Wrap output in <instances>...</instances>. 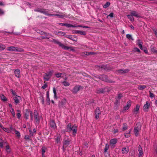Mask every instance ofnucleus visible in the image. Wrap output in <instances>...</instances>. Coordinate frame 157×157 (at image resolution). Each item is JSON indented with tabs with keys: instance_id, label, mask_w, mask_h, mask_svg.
Listing matches in <instances>:
<instances>
[{
	"instance_id": "1",
	"label": "nucleus",
	"mask_w": 157,
	"mask_h": 157,
	"mask_svg": "<svg viewBox=\"0 0 157 157\" xmlns=\"http://www.w3.org/2000/svg\"><path fill=\"white\" fill-rule=\"evenodd\" d=\"M52 41L55 44H58L60 47L65 50H68L69 49H70V51H72V52H75V49L73 48V47L66 46L63 44L59 42L58 40L55 39H53Z\"/></svg>"
},
{
	"instance_id": "2",
	"label": "nucleus",
	"mask_w": 157,
	"mask_h": 157,
	"mask_svg": "<svg viewBox=\"0 0 157 157\" xmlns=\"http://www.w3.org/2000/svg\"><path fill=\"white\" fill-rule=\"evenodd\" d=\"M141 125L140 122L137 123L136 125V126L134 128V132L136 136H138L139 132L141 130Z\"/></svg>"
},
{
	"instance_id": "3",
	"label": "nucleus",
	"mask_w": 157,
	"mask_h": 157,
	"mask_svg": "<svg viewBox=\"0 0 157 157\" xmlns=\"http://www.w3.org/2000/svg\"><path fill=\"white\" fill-rule=\"evenodd\" d=\"M101 77H99V79L101 80L102 81H105L106 82L110 83H114L115 81L110 80L108 79V77L107 75L102 74L100 75Z\"/></svg>"
},
{
	"instance_id": "4",
	"label": "nucleus",
	"mask_w": 157,
	"mask_h": 157,
	"mask_svg": "<svg viewBox=\"0 0 157 157\" xmlns=\"http://www.w3.org/2000/svg\"><path fill=\"white\" fill-rule=\"evenodd\" d=\"M47 10L42 8H37L34 10V11L38 12H40V13L44 14L47 15L48 16H52L53 15L50 14L49 13L48 11H46Z\"/></svg>"
},
{
	"instance_id": "5",
	"label": "nucleus",
	"mask_w": 157,
	"mask_h": 157,
	"mask_svg": "<svg viewBox=\"0 0 157 157\" xmlns=\"http://www.w3.org/2000/svg\"><path fill=\"white\" fill-rule=\"evenodd\" d=\"M48 125L49 127L52 130L55 131L57 129V127L56 125L55 121L54 120H50Z\"/></svg>"
},
{
	"instance_id": "6",
	"label": "nucleus",
	"mask_w": 157,
	"mask_h": 157,
	"mask_svg": "<svg viewBox=\"0 0 157 157\" xmlns=\"http://www.w3.org/2000/svg\"><path fill=\"white\" fill-rule=\"evenodd\" d=\"M84 87L79 85H77L74 87L72 90V93L74 94H76L80 90H82Z\"/></svg>"
},
{
	"instance_id": "7",
	"label": "nucleus",
	"mask_w": 157,
	"mask_h": 157,
	"mask_svg": "<svg viewBox=\"0 0 157 157\" xmlns=\"http://www.w3.org/2000/svg\"><path fill=\"white\" fill-rule=\"evenodd\" d=\"M33 115L36 123L37 124H39L40 121V119L38 113L36 110H35L34 111Z\"/></svg>"
},
{
	"instance_id": "8",
	"label": "nucleus",
	"mask_w": 157,
	"mask_h": 157,
	"mask_svg": "<svg viewBox=\"0 0 157 157\" xmlns=\"http://www.w3.org/2000/svg\"><path fill=\"white\" fill-rule=\"evenodd\" d=\"M31 112L32 111L30 109H26L25 110L24 114V117L26 120L29 119V114H30Z\"/></svg>"
},
{
	"instance_id": "9",
	"label": "nucleus",
	"mask_w": 157,
	"mask_h": 157,
	"mask_svg": "<svg viewBox=\"0 0 157 157\" xmlns=\"http://www.w3.org/2000/svg\"><path fill=\"white\" fill-rule=\"evenodd\" d=\"M94 113L95 114V118L97 120L98 119L99 115L101 113L100 108L99 107H97L94 111Z\"/></svg>"
},
{
	"instance_id": "10",
	"label": "nucleus",
	"mask_w": 157,
	"mask_h": 157,
	"mask_svg": "<svg viewBox=\"0 0 157 157\" xmlns=\"http://www.w3.org/2000/svg\"><path fill=\"white\" fill-rule=\"evenodd\" d=\"M71 140L68 138H65L63 142V145H65L66 147H67L70 144Z\"/></svg>"
},
{
	"instance_id": "11",
	"label": "nucleus",
	"mask_w": 157,
	"mask_h": 157,
	"mask_svg": "<svg viewBox=\"0 0 157 157\" xmlns=\"http://www.w3.org/2000/svg\"><path fill=\"white\" fill-rule=\"evenodd\" d=\"M116 100L114 103V105L113 106L114 109L115 110H117L119 109V106L120 104V101L119 100H117V97L115 98Z\"/></svg>"
},
{
	"instance_id": "12",
	"label": "nucleus",
	"mask_w": 157,
	"mask_h": 157,
	"mask_svg": "<svg viewBox=\"0 0 157 157\" xmlns=\"http://www.w3.org/2000/svg\"><path fill=\"white\" fill-rule=\"evenodd\" d=\"M21 50H19L18 49V48L17 47L14 46H11L8 47V50L10 51H15V52H23L24 51L23 49H21L20 48Z\"/></svg>"
},
{
	"instance_id": "13",
	"label": "nucleus",
	"mask_w": 157,
	"mask_h": 157,
	"mask_svg": "<svg viewBox=\"0 0 157 157\" xmlns=\"http://www.w3.org/2000/svg\"><path fill=\"white\" fill-rule=\"evenodd\" d=\"M130 71L128 69H120L117 71V72H118L119 74H124L125 73H128Z\"/></svg>"
},
{
	"instance_id": "14",
	"label": "nucleus",
	"mask_w": 157,
	"mask_h": 157,
	"mask_svg": "<svg viewBox=\"0 0 157 157\" xmlns=\"http://www.w3.org/2000/svg\"><path fill=\"white\" fill-rule=\"evenodd\" d=\"M73 34H80L82 35H85L86 34V33L83 31H80L78 30H74L72 31Z\"/></svg>"
},
{
	"instance_id": "15",
	"label": "nucleus",
	"mask_w": 157,
	"mask_h": 157,
	"mask_svg": "<svg viewBox=\"0 0 157 157\" xmlns=\"http://www.w3.org/2000/svg\"><path fill=\"white\" fill-rule=\"evenodd\" d=\"M58 24L61 26H66L67 27L69 28V27H76L77 26H75V25H73L71 24H68L67 23H59Z\"/></svg>"
},
{
	"instance_id": "16",
	"label": "nucleus",
	"mask_w": 157,
	"mask_h": 157,
	"mask_svg": "<svg viewBox=\"0 0 157 157\" xmlns=\"http://www.w3.org/2000/svg\"><path fill=\"white\" fill-rule=\"evenodd\" d=\"M14 73L16 77L18 78L20 77L21 71L19 69H15Z\"/></svg>"
},
{
	"instance_id": "17",
	"label": "nucleus",
	"mask_w": 157,
	"mask_h": 157,
	"mask_svg": "<svg viewBox=\"0 0 157 157\" xmlns=\"http://www.w3.org/2000/svg\"><path fill=\"white\" fill-rule=\"evenodd\" d=\"M150 106L149 102L148 101H147L146 104L143 106L144 110L145 112H147L148 111V109Z\"/></svg>"
},
{
	"instance_id": "18",
	"label": "nucleus",
	"mask_w": 157,
	"mask_h": 157,
	"mask_svg": "<svg viewBox=\"0 0 157 157\" xmlns=\"http://www.w3.org/2000/svg\"><path fill=\"white\" fill-rule=\"evenodd\" d=\"M66 103V100L65 99L59 101L58 103V106L59 108L63 107Z\"/></svg>"
},
{
	"instance_id": "19",
	"label": "nucleus",
	"mask_w": 157,
	"mask_h": 157,
	"mask_svg": "<svg viewBox=\"0 0 157 157\" xmlns=\"http://www.w3.org/2000/svg\"><path fill=\"white\" fill-rule=\"evenodd\" d=\"M73 127V126H72L71 124L70 123H69L67 126L66 128V132H69L72 131Z\"/></svg>"
},
{
	"instance_id": "20",
	"label": "nucleus",
	"mask_w": 157,
	"mask_h": 157,
	"mask_svg": "<svg viewBox=\"0 0 157 157\" xmlns=\"http://www.w3.org/2000/svg\"><path fill=\"white\" fill-rule=\"evenodd\" d=\"M19 98H21V97L19 96L16 95V96L13 98V99L16 104H19L20 102Z\"/></svg>"
},
{
	"instance_id": "21",
	"label": "nucleus",
	"mask_w": 157,
	"mask_h": 157,
	"mask_svg": "<svg viewBox=\"0 0 157 157\" xmlns=\"http://www.w3.org/2000/svg\"><path fill=\"white\" fill-rule=\"evenodd\" d=\"M129 151V149L128 147H124L122 149V153L123 154H126Z\"/></svg>"
},
{
	"instance_id": "22",
	"label": "nucleus",
	"mask_w": 157,
	"mask_h": 157,
	"mask_svg": "<svg viewBox=\"0 0 157 157\" xmlns=\"http://www.w3.org/2000/svg\"><path fill=\"white\" fill-rule=\"evenodd\" d=\"M47 149V148L45 146H43L41 148L42 156V157H45V155H44V154Z\"/></svg>"
},
{
	"instance_id": "23",
	"label": "nucleus",
	"mask_w": 157,
	"mask_h": 157,
	"mask_svg": "<svg viewBox=\"0 0 157 157\" xmlns=\"http://www.w3.org/2000/svg\"><path fill=\"white\" fill-rule=\"evenodd\" d=\"M46 101H47V104L48 105H49L50 102V100L49 98V91H47L46 92Z\"/></svg>"
},
{
	"instance_id": "24",
	"label": "nucleus",
	"mask_w": 157,
	"mask_h": 157,
	"mask_svg": "<svg viewBox=\"0 0 157 157\" xmlns=\"http://www.w3.org/2000/svg\"><path fill=\"white\" fill-rule=\"evenodd\" d=\"M77 127L75 125L73 126L72 131H73V135L75 136L77 133Z\"/></svg>"
},
{
	"instance_id": "25",
	"label": "nucleus",
	"mask_w": 157,
	"mask_h": 157,
	"mask_svg": "<svg viewBox=\"0 0 157 157\" xmlns=\"http://www.w3.org/2000/svg\"><path fill=\"white\" fill-rule=\"evenodd\" d=\"M140 106L139 105L137 104L136 105L135 108H134L133 110V112L135 114H137V112L140 109Z\"/></svg>"
},
{
	"instance_id": "26",
	"label": "nucleus",
	"mask_w": 157,
	"mask_h": 157,
	"mask_svg": "<svg viewBox=\"0 0 157 157\" xmlns=\"http://www.w3.org/2000/svg\"><path fill=\"white\" fill-rule=\"evenodd\" d=\"M130 14L132 15V16H134L140 18L141 17L137 13V12L135 11H132Z\"/></svg>"
},
{
	"instance_id": "27",
	"label": "nucleus",
	"mask_w": 157,
	"mask_h": 157,
	"mask_svg": "<svg viewBox=\"0 0 157 157\" xmlns=\"http://www.w3.org/2000/svg\"><path fill=\"white\" fill-rule=\"evenodd\" d=\"M138 151L139 152L138 157H140L143 154V150L140 145L138 146Z\"/></svg>"
},
{
	"instance_id": "28",
	"label": "nucleus",
	"mask_w": 157,
	"mask_h": 157,
	"mask_svg": "<svg viewBox=\"0 0 157 157\" xmlns=\"http://www.w3.org/2000/svg\"><path fill=\"white\" fill-rule=\"evenodd\" d=\"M117 139L116 138L112 139L110 140V144L115 145L117 142Z\"/></svg>"
},
{
	"instance_id": "29",
	"label": "nucleus",
	"mask_w": 157,
	"mask_h": 157,
	"mask_svg": "<svg viewBox=\"0 0 157 157\" xmlns=\"http://www.w3.org/2000/svg\"><path fill=\"white\" fill-rule=\"evenodd\" d=\"M53 70H52L51 71H49L48 73H45V76L47 77H50L51 78V77L52 76L53 73Z\"/></svg>"
},
{
	"instance_id": "30",
	"label": "nucleus",
	"mask_w": 157,
	"mask_h": 157,
	"mask_svg": "<svg viewBox=\"0 0 157 157\" xmlns=\"http://www.w3.org/2000/svg\"><path fill=\"white\" fill-rule=\"evenodd\" d=\"M138 42L137 43V45L139 46V48L141 50H143V42H141L140 40L139 39L137 40Z\"/></svg>"
},
{
	"instance_id": "31",
	"label": "nucleus",
	"mask_w": 157,
	"mask_h": 157,
	"mask_svg": "<svg viewBox=\"0 0 157 157\" xmlns=\"http://www.w3.org/2000/svg\"><path fill=\"white\" fill-rule=\"evenodd\" d=\"M98 67L105 71H107L109 70V67H107L106 65H102L98 66Z\"/></svg>"
},
{
	"instance_id": "32",
	"label": "nucleus",
	"mask_w": 157,
	"mask_h": 157,
	"mask_svg": "<svg viewBox=\"0 0 157 157\" xmlns=\"http://www.w3.org/2000/svg\"><path fill=\"white\" fill-rule=\"evenodd\" d=\"M40 98L41 100V102L42 104L44 105V98L43 94H40Z\"/></svg>"
},
{
	"instance_id": "33",
	"label": "nucleus",
	"mask_w": 157,
	"mask_h": 157,
	"mask_svg": "<svg viewBox=\"0 0 157 157\" xmlns=\"http://www.w3.org/2000/svg\"><path fill=\"white\" fill-rule=\"evenodd\" d=\"M56 142L57 144L60 143L61 136H58L55 138Z\"/></svg>"
},
{
	"instance_id": "34",
	"label": "nucleus",
	"mask_w": 157,
	"mask_h": 157,
	"mask_svg": "<svg viewBox=\"0 0 157 157\" xmlns=\"http://www.w3.org/2000/svg\"><path fill=\"white\" fill-rule=\"evenodd\" d=\"M70 39L72 40L73 41L76 42L77 41L78 38H77V36H76L71 35V37H70Z\"/></svg>"
},
{
	"instance_id": "35",
	"label": "nucleus",
	"mask_w": 157,
	"mask_h": 157,
	"mask_svg": "<svg viewBox=\"0 0 157 157\" xmlns=\"http://www.w3.org/2000/svg\"><path fill=\"white\" fill-rule=\"evenodd\" d=\"M0 98L3 101H6L7 100V98L3 94H1Z\"/></svg>"
},
{
	"instance_id": "36",
	"label": "nucleus",
	"mask_w": 157,
	"mask_h": 157,
	"mask_svg": "<svg viewBox=\"0 0 157 157\" xmlns=\"http://www.w3.org/2000/svg\"><path fill=\"white\" fill-rule=\"evenodd\" d=\"M53 92L54 94V98L55 99H57L58 97L57 96V93L56 92V90L55 87L53 88Z\"/></svg>"
},
{
	"instance_id": "37",
	"label": "nucleus",
	"mask_w": 157,
	"mask_h": 157,
	"mask_svg": "<svg viewBox=\"0 0 157 157\" xmlns=\"http://www.w3.org/2000/svg\"><path fill=\"white\" fill-rule=\"evenodd\" d=\"M84 54H85L86 56H87L90 55H94L95 54V53L92 52H84Z\"/></svg>"
},
{
	"instance_id": "38",
	"label": "nucleus",
	"mask_w": 157,
	"mask_h": 157,
	"mask_svg": "<svg viewBox=\"0 0 157 157\" xmlns=\"http://www.w3.org/2000/svg\"><path fill=\"white\" fill-rule=\"evenodd\" d=\"M123 125V126L122 129V131H124L128 129L127 125L126 123H124Z\"/></svg>"
},
{
	"instance_id": "39",
	"label": "nucleus",
	"mask_w": 157,
	"mask_h": 157,
	"mask_svg": "<svg viewBox=\"0 0 157 157\" xmlns=\"http://www.w3.org/2000/svg\"><path fill=\"white\" fill-rule=\"evenodd\" d=\"M105 93L104 90L103 88H100L97 90V93L98 94Z\"/></svg>"
},
{
	"instance_id": "40",
	"label": "nucleus",
	"mask_w": 157,
	"mask_h": 157,
	"mask_svg": "<svg viewBox=\"0 0 157 157\" xmlns=\"http://www.w3.org/2000/svg\"><path fill=\"white\" fill-rule=\"evenodd\" d=\"M110 5V3L109 2H107L103 6L104 8H106L109 6Z\"/></svg>"
},
{
	"instance_id": "41",
	"label": "nucleus",
	"mask_w": 157,
	"mask_h": 157,
	"mask_svg": "<svg viewBox=\"0 0 157 157\" xmlns=\"http://www.w3.org/2000/svg\"><path fill=\"white\" fill-rule=\"evenodd\" d=\"M131 132V130H129L128 132H125L124 134V136L125 137L128 138L130 136V133Z\"/></svg>"
},
{
	"instance_id": "42",
	"label": "nucleus",
	"mask_w": 157,
	"mask_h": 157,
	"mask_svg": "<svg viewBox=\"0 0 157 157\" xmlns=\"http://www.w3.org/2000/svg\"><path fill=\"white\" fill-rule=\"evenodd\" d=\"M127 16L128 18L131 21H134V18L131 14H130L127 15Z\"/></svg>"
},
{
	"instance_id": "43",
	"label": "nucleus",
	"mask_w": 157,
	"mask_h": 157,
	"mask_svg": "<svg viewBox=\"0 0 157 157\" xmlns=\"http://www.w3.org/2000/svg\"><path fill=\"white\" fill-rule=\"evenodd\" d=\"M126 38L129 40H133L134 39L132 37V36L129 34H127L126 35Z\"/></svg>"
},
{
	"instance_id": "44",
	"label": "nucleus",
	"mask_w": 157,
	"mask_h": 157,
	"mask_svg": "<svg viewBox=\"0 0 157 157\" xmlns=\"http://www.w3.org/2000/svg\"><path fill=\"white\" fill-rule=\"evenodd\" d=\"M6 142H3L2 138H0V147L1 148L3 147V144L6 143Z\"/></svg>"
},
{
	"instance_id": "45",
	"label": "nucleus",
	"mask_w": 157,
	"mask_h": 157,
	"mask_svg": "<svg viewBox=\"0 0 157 157\" xmlns=\"http://www.w3.org/2000/svg\"><path fill=\"white\" fill-rule=\"evenodd\" d=\"M146 87V86L145 85H140L138 86V88L140 90H143Z\"/></svg>"
},
{
	"instance_id": "46",
	"label": "nucleus",
	"mask_w": 157,
	"mask_h": 157,
	"mask_svg": "<svg viewBox=\"0 0 157 157\" xmlns=\"http://www.w3.org/2000/svg\"><path fill=\"white\" fill-rule=\"evenodd\" d=\"M109 148V145L108 144H105V147L104 149V153H105L108 150Z\"/></svg>"
},
{
	"instance_id": "47",
	"label": "nucleus",
	"mask_w": 157,
	"mask_h": 157,
	"mask_svg": "<svg viewBox=\"0 0 157 157\" xmlns=\"http://www.w3.org/2000/svg\"><path fill=\"white\" fill-rule=\"evenodd\" d=\"M62 83L65 86H69L70 85V83L68 82L65 81H63L62 82Z\"/></svg>"
},
{
	"instance_id": "48",
	"label": "nucleus",
	"mask_w": 157,
	"mask_h": 157,
	"mask_svg": "<svg viewBox=\"0 0 157 157\" xmlns=\"http://www.w3.org/2000/svg\"><path fill=\"white\" fill-rule=\"evenodd\" d=\"M4 69V66L2 64L0 65V73H2Z\"/></svg>"
},
{
	"instance_id": "49",
	"label": "nucleus",
	"mask_w": 157,
	"mask_h": 157,
	"mask_svg": "<svg viewBox=\"0 0 157 157\" xmlns=\"http://www.w3.org/2000/svg\"><path fill=\"white\" fill-rule=\"evenodd\" d=\"M24 139L25 140H29L31 141L32 140V139L30 138V136L28 135H26L24 137Z\"/></svg>"
},
{
	"instance_id": "50",
	"label": "nucleus",
	"mask_w": 157,
	"mask_h": 157,
	"mask_svg": "<svg viewBox=\"0 0 157 157\" xmlns=\"http://www.w3.org/2000/svg\"><path fill=\"white\" fill-rule=\"evenodd\" d=\"M11 112L12 113L13 117H15V113L14 111V109L12 107L11 108Z\"/></svg>"
},
{
	"instance_id": "51",
	"label": "nucleus",
	"mask_w": 157,
	"mask_h": 157,
	"mask_svg": "<svg viewBox=\"0 0 157 157\" xmlns=\"http://www.w3.org/2000/svg\"><path fill=\"white\" fill-rule=\"evenodd\" d=\"M63 73H58L55 74V76L57 78H59L61 77V75Z\"/></svg>"
},
{
	"instance_id": "52",
	"label": "nucleus",
	"mask_w": 157,
	"mask_h": 157,
	"mask_svg": "<svg viewBox=\"0 0 157 157\" xmlns=\"http://www.w3.org/2000/svg\"><path fill=\"white\" fill-rule=\"evenodd\" d=\"M151 52H152L153 53H155V54L157 53V50H156L154 48H151Z\"/></svg>"
},
{
	"instance_id": "53",
	"label": "nucleus",
	"mask_w": 157,
	"mask_h": 157,
	"mask_svg": "<svg viewBox=\"0 0 157 157\" xmlns=\"http://www.w3.org/2000/svg\"><path fill=\"white\" fill-rule=\"evenodd\" d=\"M57 33H59V35L60 36H65V35L66 34V33L65 32H62L60 31H58Z\"/></svg>"
},
{
	"instance_id": "54",
	"label": "nucleus",
	"mask_w": 157,
	"mask_h": 157,
	"mask_svg": "<svg viewBox=\"0 0 157 157\" xmlns=\"http://www.w3.org/2000/svg\"><path fill=\"white\" fill-rule=\"evenodd\" d=\"M10 91L11 93V94L14 96H16V95H16V92H15V91L13 90L12 89H11L10 90Z\"/></svg>"
},
{
	"instance_id": "55",
	"label": "nucleus",
	"mask_w": 157,
	"mask_h": 157,
	"mask_svg": "<svg viewBox=\"0 0 157 157\" xmlns=\"http://www.w3.org/2000/svg\"><path fill=\"white\" fill-rule=\"evenodd\" d=\"M133 51L135 52H140V50L137 47H136L134 48Z\"/></svg>"
},
{
	"instance_id": "56",
	"label": "nucleus",
	"mask_w": 157,
	"mask_h": 157,
	"mask_svg": "<svg viewBox=\"0 0 157 157\" xmlns=\"http://www.w3.org/2000/svg\"><path fill=\"white\" fill-rule=\"evenodd\" d=\"M76 26H77L82 27L84 28H90V27L86 26H84V25H76ZM77 27V26H76Z\"/></svg>"
},
{
	"instance_id": "57",
	"label": "nucleus",
	"mask_w": 157,
	"mask_h": 157,
	"mask_svg": "<svg viewBox=\"0 0 157 157\" xmlns=\"http://www.w3.org/2000/svg\"><path fill=\"white\" fill-rule=\"evenodd\" d=\"M46 76L45 75L44 76V79L45 81H48L50 79V77H46Z\"/></svg>"
},
{
	"instance_id": "58",
	"label": "nucleus",
	"mask_w": 157,
	"mask_h": 157,
	"mask_svg": "<svg viewBox=\"0 0 157 157\" xmlns=\"http://www.w3.org/2000/svg\"><path fill=\"white\" fill-rule=\"evenodd\" d=\"M131 101L129 100L127 102V103L126 105V106L130 108L131 105Z\"/></svg>"
},
{
	"instance_id": "59",
	"label": "nucleus",
	"mask_w": 157,
	"mask_h": 157,
	"mask_svg": "<svg viewBox=\"0 0 157 157\" xmlns=\"http://www.w3.org/2000/svg\"><path fill=\"white\" fill-rule=\"evenodd\" d=\"M45 39H49V38L46 36H41L40 37L39 39L40 40H43Z\"/></svg>"
},
{
	"instance_id": "60",
	"label": "nucleus",
	"mask_w": 157,
	"mask_h": 157,
	"mask_svg": "<svg viewBox=\"0 0 157 157\" xmlns=\"http://www.w3.org/2000/svg\"><path fill=\"white\" fill-rule=\"evenodd\" d=\"M15 134H16L17 136L18 137H20L21 135L20 133L19 132L17 131L16 130H15Z\"/></svg>"
},
{
	"instance_id": "61",
	"label": "nucleus",
	"mask_w": 157,
	"mask_h": 157,
	"mask_svg": "<svg viewBox=\"0 0 157 157\" xmlns=\"http://www.w3.org/2000/svg\"><path fill=\"white\" fill-rule=\"evenodd\" d=\"M44 83H45L41 87V88H42L43 89H45L48 86L47 83H46L45 82H44Z\"/></svg>"
},
{
	"instance_id": "62",
	"label": "nucleus",
	"mask_w": 157,
	"mask_h": 157,
	"mask_svg": "<svg viewBox=\"0 0 157 157\" xmlns=\"http://www.w3.org/2000/svg\"><path fill=\"white\" fill-rule=\"evenodd\" d=\"M114 13H110L109 15H108L106 17L108 18L109 17H110L111 18H112L113 17Z\"/></svg>"
},
{
	"instance_id": "63",
	"label": "nucleus",
	"mask_w": 157,
	"mask_h": 157,
	"mask_svg": "<svg viewBox=\"0 0 157 157\" xmlns=\"http://www.w3.org/2000/svg\"><path fill=\"white\" fill-rule=\"evenodd\" d=\"M44 32V31H41L39 30H38L37 31V33L41 35H43Z\"/></svg>"
},
{
	"instance_id": "64",
	"label": "nucleus",
	"mask_w": 157,
	"mask_h": 157,
	"mask_svg": "<svg viewBox=\"0 0 157 157\" xmlns=\"http://www.w3.org/2000/svg\"><path fill=\"white\" fill-rule=\"evenodd\" d=\"M149 92L150 97L152 98L155 97V95L153 93H151L150 91H149Z\"/></svg>"
}]
</instances>
